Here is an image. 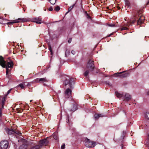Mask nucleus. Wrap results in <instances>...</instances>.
Returning a JSON list of instances; mask_svg holds the SVG:
<instances>
[{
    "instance_id": "35",
    "label": "nucleus",
    "mask_w": 149,
    "mask_h": 149,
    "mask_svg": "<svg viewBox=\"0 0 149 149\" xmlns=\"http://www.w3.org/2000/svg\"><path fill=\"white\" fill-rule=\"evenodd\" d=\"M11 89H10L8 91L7 93V94L6 95H7L8 94H9L10 93V91H11Z\"/></svg>"
},
{
    "instance_id": "34",
    "label": "nucleus",
    "mask_w": 149,
    "mask_h": 149,
    "mask_svg": "<svg viewBox=\"0 0 149 149\" xmlns=\"http://www.w3.org/2000/svg\"><path fill=\"white\" fill-rule=\"evenodd\" d=\"M49 11H52L53 10V8L52 6L50 7L49 8Z\"/></svg>"
},
{
    "instance_id": "25",
    "label": "nucleus",
    "mask_w": 149,
    "mask_h": 149,
    "mask_svg": "<svg viewBox=\"0 0 149 149\" xmlns=\"http://www.w3.org/2000/svg\"><path fill=\"white\" fill-rule=\"evenodd\" d=\"M55 10L56 11H58L60 9V8L59 6H57L55 8Z\"/></svg>"
},
{
    "instance_id": "4",
    "label": "nucleus",
    "mask_w": 149,
    "mask_h": 149,
    "mask_svg": "<svg viewBox=\"0 0 149 149\" xmlns=\"http://www.w3.org/2000/svg\"><path fill=\"white\" fill-rule=\"evenodd\" d=\"M136 18H138V19L137 21V24L138 25H140L142 24L145 19V17L143 15L141 14H139L138 13L136 16Z\"/></svg>"
},
{
    "instance_id": "7",
    "label": "nucleus",
    "mask_w": 149,
    "mask_h": 149,
    "mask_svg": "<svg viewBox=\"0 0 149 149\" xmlns=\"http://www.w3.org/2000/svg\"><path fill=\"white\" fill-rule=\"evenodd\" d=\"M93 62V61L90 60L87 65V68L90 71H93L94 67V65Z\"/></svg>"
},
{
    "instance_id": "30",
    "label": "nucleus",
    "mask_w": 149,
    "mask_h": 149,
    "mask_svg": "<svg viewBox=\"0 0 149 149\" xmlns=\"http://www.w3.org/2000/svg\"><path fill=\"white\" fill-rule=\"evenodd\" d=\"M128 29V28H127V27H123V28H122L121 29V30L122 31V30H127Z\"/></svg>"
},
{
    "instance_id": "20",
    "label": "nucleus",
    "mask_w": 149,
    "mask_h": 149,
    "mask_svg": "<svg viewBox=\"0 0 149 149\" xmlns=\"http://www.w3.org/2000/svg\"><path fill=\"white\" fill-rule=\"evenodd\" d=\"M125 2L126 6L129 7L130 5V3L128 0H124Z\"/></svg>"
},
{
    "instance_id": "26",
    "label": "nucleus",
    "mask_w": 149,
    "mask_h": 149,
    "mask_svg": "<svg viewBox=\"0 0 149 149\" xmlns=\"http://www.w3.org/2000/svg\"><path fill=\"white\" fill-rule=\"evenodd\" d=\"M6 69V74L7 75L9 72L10 71V70L8 68L7 66L5 67Z\"/></svg>"
},
{
    "instance_id": "15",
    "label": "nucleus",
    "mask_w": 149,
    "mask_h": 149,
    "mask_svg": "<svg viewBox=\"0 0 149 149\" xmlns=\"http://www.w3.org/2000/svg\"><path fill=\"white\" fill-rule=\"evenodd\" d=\"M6 97L7 95H4V97L2 98V102L1 103V109H3L4 103L6 101Z\"/></svg>"
},
{
    "instance_id": "45",
    "label": "nucleus",
    "mask_w": 149,
    "mask_h": 149,
    "mask_svg": "<svg viewBox=\"0 0 149 149\" xmlns=\"http://www.w3.org/2000/svg\"><path fill=\"white\" fill-rule=\"evenodd\" d=\"M32 101V100H31L30 101V102H31Z\"/></svg>"
},
{
    "instance_id": "22",
    "label": "nucleus",
    "mask_w": 149,
    "mask_h": 149,
    "mask_svg": "<svg viewBox=\"0 0 149 149\" xmlns=\"http://www.w3.org/2000/svg\"><path fill=\"white\" fill-rule=\"evenodd\" d=\"M18 86L20 87L21 89H24V86L23 84H20L18 85Z\"/></svg>"
},
{
    "instance_id": "9",
    "label": "nucleus",
    "mask_w": 149,
    "mask_h": 149,
    "mask_svg": "<svg viewBox=\"0 0 149 149\" xmlns=\"http://www.w3.org/2000/svg\"><path fill=\"white\" fill-rule=\"evenodd\" d=\"M72 91L70 88H67L65 92V97L68 98L71 96Z\"/></svg>"
},
{
    "instance_id": "16",
    "label": "nucleus",
    "mask_w": 149,
    "mask_h": 149,
    "mask_svg": "<svg viewBox=\"0 0 149 149\" xmlns=\"http://www.w3.org/2000/svg\"><path fill=\"white\" fill-rule=\"evenodd\" d=\"M104 116L103 114H95L94 115V117L95 119H97L100 117H104Z\"/></svg>"
},
{
    "instance_id": "29",
    "label": "nucleus",
    "mask_w": 149,
    "mask_h": 149,
    "mask_svg": "<svg viewBox=\"0 0 149 149\" xmlns=\"http://www.w3.org/2000/svg\"><path fill=\"white\" fill-rule=\"evenodd\" d=\"M89 73V71L88 70H86V71L84 73V75L85 76H86L88 75V74Z\"/></svg>"
},
{
    "instance_id": "2",
    "label": "nucleus",
    "mask_w": 149,
    "mask_h": 149,
    "mask_svg": "<svg viewBox=\"0 0 149 149\" xmlns=\"http://www.w3.org/2000/svg\"><path fill=\"white\" fill-rule=\"evenodd\" d=\"M13 65V62L12 61L8 62L6 64V62L4 60L2 56H0V65L3 68H4L6 66H7L8 68H12Z\"/></svg>"
},
{
    "instance_id": "14",
    "label": "nucleus",
    "mask_w": 149,
    "mask_h": 149,
    "mask_svg": "<svg viewBox=\"0 0 149 149\" xmlns=\"http://www.w3.org/2000/svg\"><path fill=\"white\" fill-rule=\"evenodd\" d=\"M77 109V105L76 104H73L72 105L70 108V110L71 111H74Z\"/></svg>"
},
{
    "instance_id": "17",
    "label": "nucleus",
    "mask_w": 149,
    "mask_h": 149,
    "mask_svg": "<svg viewBox=\"0 0 149 149\" xmlns=\"http://www.w3.org/2000/svg\"><path fill=\"white\" fill-rule=\"evenodd\" d=\"M116 96L118 98H120L124 96V94L120 93L118 92H116L115 93Z\"/></svg>"
},
{
    "instance_id": "24",
    "label": "nucleus",
    "mask_w": 149,
    "mask_h": 149,
    "mask_svg": "<svg viewBox=\"0 0 149 149\" xmlns=\"http://www.w3.org/2000/svg\"><path fill=\"white\" fill-rule=\"evenodd\" d=\"M107 25L111 27H113L115 26V24H107Z\"/></svg>"
},
{
    "instance_id": "12",
    "label": "nucleus",
    "mask_w": 149,
    "mask_h": 149,
    "mask_svg": "<svg viewBox=\"0 0 149 149\" xmlns=\"http://www.w3.org/2000/svg\"><path fill=\"white\" fill-rule=\"evenodd\" d=\"M41 19V18L40 17L34 18L32 19V21L37 24H41L42 23Z\"/></svg>"
},
{
    "instance_id": "36",
    "label": "nucleus",
    "mask_w": 149,
    "mask_h": 149,
    "mask_svg": "<svg viewBox=\"0 0 149 149\" xmlns=\"http://www.w3.org/2000/svg\"><path fill=\"white\" fill-rule=\"evenodd\" d=\"M87 17L88 19H90L91 18V17L90 16L88 15V14H87Z\"/></svg>"
},
{
    "instance_id": "23",
    "label": "nucleus",
    "mask_w": 149,
    "mask_h": 149,
    "mask_svg": "<svg viewBox=\"0 0 149 149\" xmlns=\"http://www.w3.org/2000/svg\"><path fill=\"white\" fill-rule=\"evenodd\" d=\"M56 0H50L49 1L51 4H54L56 3Z\"/></svg>"
},
{
    "instance_id": "37",
    "label": "nucleus",
    "mask_w": 149,
    "mask_h": 149,
    "mask_svg": "<svg viewBox=\"0 0 149 149\" xmlns=\"http://www.w3.org/2000/svg\"><path fill=\"white\" fill-rule=\"evenodd\" d=\"M71 41H72V39L71 38H70V39L68 40V42L69 43H70L71 42Z\"/></svg>"
},
{
    "instance_id": "1",
    "label": "nucleus",
    "mask_w": 149,
    "mask_h": 149,
    "mask_svg": "<svg viewBox=\"0 0 149 149\" xmlns=\"http://www.w3.org/2000/svg\"><path fill=\"white\" fill-rule=\"evenodd\" d=\"M64 84L67 87H70L71 88L72 87V84L74 83L73 78H70L67 76L64 77Z\"/></svg>"
},
{
    "instance_id": "31",
    "label": "nucleus",
    "mask_w": 149,
    "mask_h": 149,
    "mask_svg": "<svg viewBox=\"0 0 149 149\" xmlns=\"http://www.w3.org/2000/svg\"><path fill=\"white\" fill-rule=\"evenodd\" d=\"M136 18H135V20H131L130 21V23H132V24L134 23L135 22V21H136Z\"/></svg>"
},
{
    "instance_id": "19",
    "label": "nucleus",
    "mask_w": 149,
    "mask_h": 149,
    "mask_svg": "<svg viewBox=\"0 0 149 149\" xmlns=\"http://www.w3.org/2000/svg\"><path fill=\"white\" fill-rule=\"evenodd\" d=\"M146 119L149 120V113H146L145 116Z\"/></svg>"
},
{
    "instance_id": "6",
    "label": "nucleus",
    "mask_w": 149,
    "mask_h": 149,
    "mask_svg": "<svg viewBox=\"0 0 149 149\" xmlns=\"http://www.w3.org/2000/svg\"><path fill=\"white\" fill-rule=\"evenodd\" d=\"M28 20L26 18H19L17 19L13 20V21L10 22L8 23V24H12L14 23L20 22H27Z\"/></svg>"
},
{
    "instance_id": "39",
    "label": "nucleus",
    "mask_w": 149,
    "mask_h": 149,
    "mask_svg": "<svg viewBox=\"0 0 149 149\" xmlns=\"http://www.w3.org/2000/svg\"><path fill=\"white\" fill-rule=\"evenodd\" d=\"M49 49L50 51H52L51 47L50 46H49Z\"/></svg>"
},
{
    "instance_id": "27",
    "label": "nucleus",
    "mask_w": 149,
    "mask_h": 149,
    "mask_svg": "<svg viewBox=\"0 0 149 149\" xmlns=\"http://www.w3.org/2000/svg\"><path fill=\"white\" fill-rule=\"evenodd\" d=\"M75 4H74L73 5H72V6H71L70 7L68 8V11H70L73 8L74 6H75Z\"/></svg>"
},
{
    "instance_id": "46",
    "label": "nucleus",
    "mask_w": 149,
    "mask_h": 149,
    "mask_svg": "<svg viewBox=\"0 0 149 149\" xmlns=\"http://www.w3.org/2000/svg\"><path fill=\"white\" fill-rule=\"evenodd\" d=\"M148 149H149V147Z\"/></svg>"
},
{
    "instance_id": "11",
    "label": "nucleus",
    "mask_w": 149,
    "mask_h": 149,
    "mask_svg": "<svg viewBox=\"0 0 149 149\" xmlns=\"http://www.w3.org/2000/svg\"><path fill=\"white\" fill-rule=\"evenodd\" d=\"M124 100L126 101H128L131 99V96L128 93H125L124 95Z\"/></svg>"
},
{
    "instance_id": "13",
    "label": "nucleus",
    "mask_w": 149,
    "mask_h": 149,
    "mask_svg": "<svg viewBox=\"0 0 149 149\" xmlns=\"http://www.w3.org/2000/svg\"><path fill=\"white\" fill-rule=\"evenodd\" d=\"M37 81L43 83L45 82H48V80L46 78H41L37 79Z\"/></svg>"
},
{
    "instance_id": "21",
    "label": "nucleus",
    "mask_w": 149,
    "mask_h": 149,
    "mask_svg": "<svg viewBox=\"0 0 149 149\" xmlns=\"http://www.w3.org/2000/svg\"><path fill=\"white\" fill-rule=\"evenodd\" d=\"M52 136H53V137L54 139L55 140H57L58 139V136L56 134H54L52 135Z\"/></svg>"
},
{
    "instance_id": "38",
    "label": "nucleus",
    "mask_w": 149,
    "mask_h": 149,
    "mask_svg": "<svg viewBox=\"0 0 149 149\" xmlns=\"http://www.w3.org/2000/svg\"><path fill=\"white\" fill-rule=\"evenodd\" d=\"M71 53L72 54H74L75 53V52L73 50H72L71 51Z\"/></svg>"
},
{
    "instance_id": "32",
    "label": "nucleus",
    "mask_w": 149,
    "mask_h": 149,
    "mask_svg": "<svg viewBox=\"0 0 149 149\" xmlns=\"http://www.w3.org/2000/svg\"><path fill=\"white\" fill-rule=\"evenodd\" d=\"M65 148V144H63L61 146V148L62 149H64Z\"/></svg>"
},
{
    "instance_id": "43",
    "label": "nucleus",
    "mask_w": 149,
    "mask_h": 149,
    "mask_svg": "<svg viewBox=\"0 0 149 149\" xmlns=\"http://www.w3.org/2000/svg\"><path fill=\"white\" fill-rule=\"evenodd\" d=\"M21 134V133H19V135H20V134Z\"/></svg>"
},
{
    "instance_id": "42",
    "label": "nucleus",
    "mask_w": 149,
    "mask_h": 149,
    "mask_svg": "<svg viewBox=\"0 0 149 149\" xmlns=\"http://www.w3.org/2000/svg\"><path fill=\"white\" fill-rule=\"evenodd\" d=\"M50 52H51V54H52V51H50Z\"/></svg>"
},
{
    "instance_id": "28",
    "label": "nucleus",
    "mask_w": 149,
    "mask_h": 149,
    "mask_svg": "<svg viewBox=\"0 0 149 149\" xmlns=\"http://www.w3.org/2000/svg\"><path fill=\"white\" fill-rule=\"evenodd\" d=\"M70 53V51L69 50H67L65 52V55L66 56L67 55H68Z\"/></svg>"
},
{
    "instance_id": "40",
    "label": "nucleus",
    "mask_w": 149,
    "mask_h": 149,
    "mask_svg": "<svg viewBox=\"0 0 149 149\" xmlns=\"http://www.w3.org/2000/svg\"><path fill=\"white\" fill-rule=\"evenodd\" d=\"M147 94L149 95V91H148L147 92Z\"/></svg>"
},
{
    "instance_id": "8",
    "label": "nucleus",
    "mask_w": 149,
    "mask_h": 149,
    "mask_svg": "<svg viewBox=\"0 0 149 149\" xmlns=\"http://www.w3.org/2000/svg\"><path fill=\"white\" fill-rule=\"evenodd\" d=\"M8 142L6 140L2 141L0 143V146L2 149H6L8 146Z\"/></svg>"
},
{
    "instance_id": "18",
    "label": "nucleus",
    "mask_w": 149,
    "mask_h": 149,
    "mask_svg": "<svg viewBox=\"0 0 149 149\" xmlns=\"http://www.w3.org/2000/svg\"><path fill=\"white\" fill-rule=\"evenodd\" d=\"M6 132L9 134H11L15 133V132L13 129H8L6 130Z\"/></svg>"
},
{
    "instance_id": "33",
    "label": "nucleus",
    "mask_w": 149,
    "mask_h": 149,
    "mask_svg": "<svg viewBox=\"0 0 149 149\" xmlns=\"http://www.w3.org/2000/svg\"><path fill=\"white\" fill-rule=\"evenodd\" d=\"M131 24V23H130V22H127V24H126V26H129L130 25H132Z\"/></svg>"
},
{
    "instance_id": "5",
    "label": "nucleus",
    "mask_w": 149,
    "mask_h": 149,
    "mask_svg": "<svg viewBox=\"0 0 149 149\" xmlns=\"http://www.w3.org/2000/svg\"><path fill=\"white\" fill-rule=\"evenodd\" d=\"M85 144L86 146L88 148H92L94 147L96 144L95 142L91 141L89 139H87L85 142Z\"/></svg>"
},
{
    "instance_id": "41",
    "label": "nucleus",
    "mask_w": 149,
    "mask_h": 149,
    "mask_svg": "<svg viewBox=\"0 0 149 149\" xmlns=\"http://www.w3.org/2000/svg\"><path fill=\"white\" fill-rule=\"evenodd\" d=\"M112 34H113V33H111L110 35H108V37H109V36H110L111 35H112Z\"/></svg>"
},
{
    "instance_id": "44",
    "label": "nucleus",
    "mask_w": 149,
    "mask_h": 149,
    "mask_svg": "<svg viewBox=\"0 0 149 149\" xmlns=\"http://www.w3.org/2000/svg\"><path fill=\"white\" fill-rule=\"evenodd\" d=\"M120 8L119 7H118V9H120Z\"/></svg>"
},
{
    "instance_id": "3",
    "label": "nucleus",
    "mask_w": 149,
    "mask_h": 149,
    "mask_svg": "<svg viewBox=\"0 0 149 149\" xmlns=\"http://www.w3.org/2000/svg\"><path fill=\"white\" fill-rule=\"evenodd\" d=\"M49 141L47 139H45L40 141L39 144L29 149H40L43 146H46L47 145Z\"/></svg>"
},
{
    "instance_id": "10",
    "label": "nucleus",
    "mask_w": 149,
    "mask_h": 149,
    "mask_svg": "<svg viewBox=\"0 0 149 149\" xmlns=\"http://www.w3.org/2000/svg\"><path fill=\"white\" fill-rule=\"evenodd\" d=\"M123 72H120V73H116L114 74V75L115 77H117L118 76H120L121 77H125L128 76L129 74L128 73H125L124 74H123L120 75H118V74H121Z\"/></svg>"
}]
</instances>
